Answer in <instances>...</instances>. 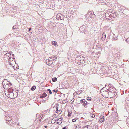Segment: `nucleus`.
Instances as JSON below:
<instances>
[{
  "mask_svg": "<svg viewBox=\"0 0 129 129\" xmlns=\"http://www.w3.org/2000/svg\"><path fill=\"white\" fill-rule=\"evenodd\" d=\"M10 58H11V57H9V59H10Z\"/></svg>",
  "mask_w": 129,
  "mask_h": 129,
  "instance_id": "nucleus-43",
  "label": "nucleus"
},
{
  "mask_svg": "<svg viewBox=\"0 0 129 129\" xmlns=\"http://www.w3.org/2000/svg\"><path fill=\"white\" fill-rule=\"evenodd\" d=\"M109 87H110L108 89V91H109V98H112L115 96L117 94V93L113 88H112L110 87V85H109Z\"/></svg>",
  "mask_w": 129,
  "mask_h": 129,
  "instance_id": "nucleus-2",
  "label": "nucleus"
},
{
  "mask_svg": "<svg viewBox=\"0 0 129 129\" xmlns=\"http://www.w3.org/2000/svg\"><path fill=\"white\" fill-rule=\"evenodd\" d=\"M56 43L57 42L55 41H52V44L53 45H54L55 46L56 45Z\"/></svg>",
  "mask_w": 129,
  "mask_h": 129,
  "instance_id": "nucleus-16",
  "label": "nucleus"
},
{
  "mask_svg": "<svg viewBox=\"0 0 129 129\" xmlns=\"http://www.w3.org/2000/svg\"><path fill=\"white\" fill-rule=\"evenodd\" d=\"M71 113H70L69 112H68V116H70L71 115Z\"/></svg>",
  "mask_w": 129,
  "mask_h": 129,
  "instance_id": "nucleus-30",
  "label": "nucleus"
},
{
  "mask_svg": "<svg viewBox=\"0 0 129 129\" xmlns=\"http://www.w3.org/2000/svg\"><path fill=\"white\" fill-rule=\"evenodd\" d=\"M13 121L12 120L10 119L8 120V122H7V123L8 124L9 123V124L11 125H12L13 126H15V125H13Z\"/></svg>",
  "mask_w": 129,
  "mask_h": 129,
  "instance_id": "nucleus-10",
  "label": "nucleus"
},
{
  "mask_svg": "<svg viewBox=\"0 0 129 129\" xmlns=\"http://www.w3.org/2000/svg\"><path fill=\"white\" fill-rule=\"evenodd\" d=\"M81 103V104L83 105L84 103H86V101H85V100L84 99H83L82 100H80Z\"/></svg>",
  "mask_w": 129,
  "mask_h": 129,
  "instance_id": "nucleus-14",
  "label": "nucleus"
},
{
  "mask_svg": "<svg viewBox=\"0 0 129 129\" xmlns=\"http://www.w3.org/2000/svg\"><path fill=\"white\" fill-rule=\"evenodd\" d=\"M29 30H28L29 31H30V30H31V27H30L28 29Z\"/></svg>",
  "mask_w": 129,
  "mask_h": 129,
  "instance_id": "nucleus-35",
  "label": "nucleus"
},
{
  "mask_svg": "<svg viewBox=\"0 0 129 129\" xmlns=\"http://www.w3.org/2000/svg\"><path fill=\"white\" fill-rule=\"evenodd\" d=\"M58 107L56 108V110H58Z\"/></svg>",
  "mask_w": 129,
  "mask_h": 129,
  "instance_id": "nucleus-38",
  "label": "nucleus"
},
{
  "mask_svg": "<svg viewBox=\"0 0 129 129\" xmlns=\"http://www.w3.org/2000/svg\"><path fill=\"white\" fill-rule=\"evenodd\" d=\"M92 117V118H94L95 117V115L93 114H91L90 115Z\"/></svg>",
  "mask_w": 129,
  "mask_h": 129,
  "instance_id": "nucleus-27",
  "label": "nucleus"
},
{
  "mask_svg": "<svg viewBox=\"0 0 129 129\" xmlns=\"http://www.w3.org/2000/svg\"><path fill=\"white\" fill-rule=\"evenodd\" d=\"M14 93V96H15L16 95V94H15V93Z\"/></svg>",
  "mask_w": 129,
  "mask_h": 129,
  "instance_id": "nucleus-40",
  "label": "nucleus"
},
{
  "mask_svg": "<svg viewBox=\"0 0 129 129\" xmlns=\"http://www.w3.org/2000/svg\"><path fill=\"white\" fill-rule=\"evenodd\" d=\"M40 116V120H39V121H40V120L42 118V117H41V116L39 115V114H38L37 115V117L38 116Z\"/></svg>",
  "mask_w": 129,
  "mask_h": 129,
  "instance_id": "nucleus-19",
  "label": "nucleus"
},
{
  "mask_svg": "<svg viewBox=\"0 0 129 129\" xmlns=\"http://www.w3.org/2000/svg\"><path fill=\"white\" fill-rule=\"evenodd\" d=\"M53 121V120H52L51 121V122L52 123V121Z\"/></svg>",
  "mask_w": 129,
  "mask_h": 129,
  "instance_id": "nucleus-41",
  "label": "nucleus"
},
{
  "mask_svg": "<svg viewBox=\"0 0 129 129\" xmlns=\"http://www.w3.org/2000/svg\"><path fill=\"white\" fill-rule=\"evenodd\" d=\"M57 78L56 77H54L52 79V80L53 82H55L57 81Z\"/></svg>",
  "mask_w": 129,
  "mask_h": 129,
  "instance_id": "nucleus-18",
  "label": "nucleus"
},
{
  "mask_svg": "<svg viewBox=\"0 0 129 129\" xmlns=\"http://www.w3.org/2000/svg\"><path fill=\"white\" fill-rule=\"evenodd\" d=\"M50 59L51 60L52 59L53 60H54L56 58V57L54 56H52L51 57H49Z\"/></svg>",
  "mask_w": 129,
  "mask_h": 129,
  "instance_id": "nucleus-15",
  "label": "nucleus"
},
{
  "mask_svg": "<svg viewBox=\"0 0 129 129\" xmlns=\"http://www.w3.org/2000/svg\"><path fill=\"white\" fill-rule=\"evenodd\" d=\"M44 127L45 128H47V125H45V126H44Z\"/></svg>",
  "mask_w": 129,
  "mask_h": 129,
  "instance_id": "nucleus-36",
  "label": "nucleus"
},
{
  "mask_svg": "<svg viewBox=\"0 0 129 129\" xmlns=\"http://www.w3.org/2000/svg\"><path fill=\"white\" fill-rule=\"evenodd\" d=\"M58 111H59V112H60V110H59Z\"/></svg>",
  "mask_w": 129,
  "mask_h": 129,
  "instance_id": "nucleus-44",
  "label": "nucleus"
},
{
  "mask_svg": "<svg viewBox=\"0 0 129 129\" xmlns=\"http://www.w3.org/2000/svg\"><path fill=\"white\" fill-rule=\"evenodd\" d=\"M11 115H6L5 116V119H6V121H8V120H10V119L12 120V118L11 117Z\"/></svg>",
  "mask_w": 129,
  "mask_h": 129,
  "instance_id": "nucleus-9",
  "label": "nucleus"
},
{
  "mask_svg": "<svg viewBox=\"0 0 129 129\" xmlns=\"http://www.w3.org/2000/svg\"><path fill=\"white\" fill-rule=\"evenodd\" d=\"M42 96H43V97H44V98L45 97H46V96L47 95V94H46V93H43L42 94Z\"/></svg>",
  "mask_w": 129,
  "mask_h": 129,
  "instance_id": "nucleus-20",
  "label": "nucleus"
},
{
  "mask_svg": "<svg viewBox=\"0 0 129 129\" xmlns=\"http://www.w3.org/2000/svg\"><path fill=\"white\" fill-rule=\"evenodd\" d=\"M36 88V86H34L31 88V89L32 90H34Z\"/></svg>",
  "mask_w": 129,
  "mask_h": 129,
  "instance_id": "nucleus-17",
  "label": "nucleus"
},
{
  "mask_svg": "<svg viewBox=\"0 0 129 129\" xmlns=\"http://www.w3.org/2000/svg\"><path fill=\"white\" fill-rule=\"evenodd\" d=\"M88 14L90 18H94L95 17V15L94 14L93 12H89Z\"/></svg>",
  "mask_w": 129,
  "mask_h": 129,
  "instance_id": "nucleus-6",
  "label": "nucleus"
},
{
  "mask_svg": "<svg viewBox=\"0 0 129 129\" xmlns=\"http://www.w3.org/2000/svg\"><path fill=\"white\" fill-rule=\"evenodd\" d=\"M76 120V119H72V121L73 122H75Z\"/></svg>",
  "mask_w": 129,
  "mask_h": 129,
  "instance_id": "nucleus-28",
  "label": "nucleus"
},
{
  "mask_svg": "<svg viewBox=\"0 0 129 129\" xmlns=\"http://www.w3.org/2000/svg\"><path fill=\"white\" fill-rule=\"evenodd\" d=\"M125 41L127 43L129 44V38L126 39Z\"/></svg>",
  "mask_w": 129,
  "mask_h": 129,
  "instance_id": "nucleus-22",
  "label": "nucleus"
},
{
  "mask_svg": "<svg viewBox=\"0 0 129 129\" xmlns=\"http://www.w3.org/2000/svg\"><path fill=\"white\" fill-rule=\"evenodd\" d=\"M100 119L98 121L99 123H101L104 121V118L103 116L101 115L100 116Z\"/></svg>",
  "mask_w": 129,
  "mask_h": 129,
  "instance_id": "nucleus-8",
  "label": "nucleus"
},
{
  "mask_svg": "<svg viewBox=\"0 0 129 129\" xmlns=\"http://www.w3.org/2000/svg\"><path fill=\"white\" fill-rule=\"evenodd\" d=\"M114 14L111 12H109L108 13H106L105 14V16L106 17H109L108 19L109 20L113 19V18H114L115 16H114Z\"/></svg>",
  "mask_w": 129,
  "mask_h": 129,
  "instance_id": "nucleus-4",
  "label": "nucleus"
},
{
  "mask_svg": "<svg viewBox=\"0 0 129 129\" xmlns=\"http://www.w3.org/2000/svg\"><path fill=\"white\" fill-rule=\"evenodd\" d=\"M62 129H67V128L66 127H63Z\"/></svg>",
  "mask_w": 129,
  "mask_h": 129,
  "instance_id": "nucleus-37",
  "label": "nucleus"
},
{
  "mask_svg": "<svg viewBox=\"0 0 129 129\" xmlns=\"http://www.w3.org/2000/svg\"><path fill=\"white\" fill-rule=\"evenodd\" d=\"M56 18L58 20H61L63 19V16L60 14H57L56 16Z\"/></svg>",
  "mask_w": 129,
  "mask_h": 129,
  "instance_id": "nucleus-5",
  "label": "nucleus"
},
{
  "mask_svg": "<svg viewBox=\"0 0 129 129\" xmlns=\"http://www.w3.org/2000/svg\"><path fill=\"white\" fill-rule=\"evenodd\" d=\"M13 89L11 88H9L8 90V92L7 93H5V94H6L7 95V96L10 98H15L18 95L17 93L15 92V94H16V95L14 96V93H13Z\"/></svg>",
  "mask_w": 129,
  "mask_h": 129,
  "instance_id": "nucleus-1",
  "label": "nucleus"
},
{
  "mask_svg": "<svg viewBox=\"0 0 129 129\" xmlns=\"http://www.w3.org/2000/svg\"><path fill=\"white\" fill-rule=\"evenodd\" d=\"M40 98H44V97H43L42 95L40 96Z\"/></svg>",
  "mask_w": 129,
  "mask_h": 129,
  "instance_id": "nucleus-33",
  "label": "nucleus"
},
{
  "mask_svg": "<svg viewBox=\"0 0 129 129\" xmlns=\"http://www.w3.org/2000/svg\"><path fill=\"white\" fill-rule=\"evenodd\" d=\"M104 88L101 89V93L102 95L105 98H109V92L107 90H104Z\"/></svg>",
  "mask_w": 129,
  "mask_h": 129,
  "instance_id": "nucleus-3",
  "label": "nucleus"
},
{
  "mask_svg": "<svg viewBox=\"0 0 129 129\" xmlns=\"http://www.w3.org/2000/svg\"><path fill=\"white\" fill-rule=\"evenodd\" d=\"M87 102H86V103H84L83 104V105L85 107H87V106H86V104H87Z\"/></svg>",
  "mask_w": 129,
  "mask_h": 129,
  "instance_id": "nucleus-26",
  "label": "nucleus"
},
{
  "mask_svg": "<svg viewBox=\"0 0 129 129\" xmlns=\"http://www.w3.org/2000/svg\"><path fill=\"white\" fill-rule=\"evenodd\" d=\"M92 85H94V84H90V85H91V86H92Z\"/></svg>",
  "mask_w": 129,
  "mask_h": 129,
  "instance_id": "nucleus-39",
  "label": "nucleus"
},
{
  "mask_svg": "<svg viewBox=\"0 0 129 129\" xmlns=\"http://www.w3.org/2000/svg\"><path fill=\"white\" fill-rule=\"evenodd\" d=\"M90 128V126L89 125H86L83 127V129H89Z\"/></svg>",
  "mask_w": 129,
  "mask_h": 129,
  "instance_id": "nucleus-13",
  "label": "nucleus"
},
{
  "mask_svg": "<svg viewBox=\"0 0 129 129\" xmlns=\"http://www.w3.org/2000/svg\"><path fill=\"white\" fill-rule=\"evenodd\" d=\"M80 30L81 31H84L85 30V29L84 28L83 26H81L80 28Z\"/></svg>",
  "mask_w": 129,
  "mask_h": 129,
  "instance_id": "nucleus-12",
  "label": "nucleus"
},
{
  "mask_svg": "<svg viewBox=\"0 0 129 129\" xmlns=\"http://www.w3.org/2000/svg\"><path fill=\"white\" fill-rule=\"evenodd\" d=\"M46 61L47 64L48 65H50L53 63L52 60L51 59H50V58H49L48 59L46 60Z\"/></svg>",
  "mask_w": 129,
  "mask_h": 129,
  "instance_id": "nucleus-7",
  "label": "nucleus"
},
{
  "mask_svg": "<svg viewBox=\"0 0 129 129\" xmlns=\"http://www.w3.org/2000/svg\"><path fill=\"white\" fill-rule=\"evenodd\" d=\"M126 122L127 123L129 124V116L127 117L126 119Z\"/></svg>",
  "mask_w": 129,
  "mask_h": 129,
  "instance_id": "nucleus-21",
  "label": "nucleus"
},
{
  "mask_svg": "<svg viewBox=\"0 0 129 129\" xmlns=\"http://www.w3.org/2000/svg\"><path fill=\"white\" fill-rule=\"evenodd\" d=\"M91 98H87V100H91Z\"/></svg>",
  "mask_w": 129,
  "mask_h": 129,
  "instance_id": "nucleus-32",
  "label": "nucleus"
},
{
  "mask_svg": "<svg viewBox=\"0 0 129 129\" xmlns=\"http://www.w3.org/2000/svg\"><path fill=\"white\" fill-rule=\"evenodd\" d=\"M19 123H17V125H18V126L19 125Z\"/></svg>",
  "mask_w": 129,
  "mask_h": 129,
  "instance_id": "nucleus-42",
  "label": "nucleus"
},
{
  "mask_svg": "<svg viewBox=\"0 0 129 129\" xmlns=\"http://www.w3.org/2000/svg\"><path fill=\"white\" fill-rule=\"evenodd\" d=\"M47 91H48L50 94H51L52 93V92L51 91V90L50 89H47Z\"/></svg>",
  "mask_w": 129,
  "mask_h": 129,
  "instance_id": "nucleus-23",
  "label": "nucleus"
},
{
  "mask_svg": "<svg viewBox=\"0 0 129 129\" xmlns=\"http://www.w3.org/2000/svg\"><path fill=\"white\" fill-rule=\"evenodd\" d=\"M57 90H53V92H57Z\"/></svg>",
  "mask_w": 129,
  "mask_h": 129,
  "instance_id": "nucleus-31",
  "label": "nucleus"
},
{
  "mask_svg": "<svg viewBox=\"0 0 129 129\" xmlns=\"http://www.w3.org/2000/svg\"><path fill=\"white\" fill-rule=\"evenodd\" d=\"M17 26L16 25H15L13 26V28L14 29H16Z\"/></svg>",
  "mask_w": 129,
  "mask_h": 129,
  "instance_id": "nucleus-29",
  "label": "nucleus"
},
{
  "mask_svg": "<svg viewBox=\"0 0 129 129\" xmlns=\"http://www.w3.org/2000/svg\"><path fill=\"white\" fill-rule=\"evenodd\" d=\"M6 56H7L8 57H9L10 55V54L9 53H7L6 54Z\"/></svg>",
  "mask_w": 129,
  "mask_h": 129,
  "instance_id": "nucleus-25",
  "label": "nucleus"
},
{
  "mask_svg": "<svg viewBox=\"0 0 129 129\" xmlns=\"http://www.w3.org/2000/svg\"><path fill=\"white\" fill-rule=\"evenodd\" d=\"M106 35L105 33H103L102 36L101 38V40L103 41L106 38Z\"/></svg>",
  "mask_w": 129,
  "mask_h": 129,
  "instance_id": "nucleus-11",
  "label": "nucleus"
},
{
  "mask_svg": "<svg viewBox=\"0 0 129 129\" xmlns=\"http://www.w3.org/2000/svg\"><path fill=\"white\" fill-rule=\"evenodd\" d=\"M112 39L113 40H116L117 39V38L116 37H113L112 38Z\"/></svg>",
  "mask_w": 129,
  "mask_h": 129,
  "instance_id": "nucleus-24",
  "label": "nucleus"
},
{
  "mask_svg": "<svg viewBox=\"0 0 129 129\" xmlns=\"http://www.w3.org/2000/svg\"><path fill=\"white\" fill-rule=\"evenodd\" d=\"M12 85V84L10 82H9L8 85Z\"/></svg>",
  "mask_w": 129,
  "mask_h": 129,
  "instance_id": "nucleus-34",
  "label": "nucleus"
}]
</instances>
